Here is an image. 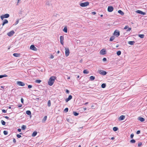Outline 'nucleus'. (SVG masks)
<instances>
[{"mask_svg": "<svg viewBox=\"0 0 147 147\" xmlns=\"http://www.w3.org/2000/svg\"><path fill=\"white\" fill-rule=\"evenodd\" d=\"M83 109L84 111H86V107L84 108Z\"/></svg>", "mask_w": 147, "mask_h": 147, "instance_id": "obj_58", "label": "nucleus"}, {"mask_svg": "<svg viewBox=\"0 0 147 147\" xmlns=\"http://www.w3.org/2000/svg\"><path fill=\"white\" fill-rule=\"evenodd\" d=\"M67 28L66 27H65L63 30L64 32H66V33H67Z\"/></svg>", "mask_w": 147, "mask_h": 147, "instance_id": "obj_31", "label": "nucleus"}, {"mask_svg": "<svg viewBox=\"0 0 147 147\" xmlns=\"http://www.w3.org/2000/svg\"><path fill=\"white\" fill-rule=\"evenodd\" d=\"M37 132L36 131H34L32 135V137H35L36 136L37 134Z\"/></svg>", "mask_w": 147, "mask_h": 147, "instance_id": "obj_19", "label": "nucleus"}, {"mask_svg": "<svg viewBox=\"0 0 147 147\" xmlns=\"http://www.w3.org/2000/svg\"><path fill=\"white\" fill-rule=\"evenodd\" d=\"M134 136V135L133 134H131L130 136V137L131 138H132Z\"/></svg>", "mask_w": 147, "mask_h": 147, "instance_id": "obj_43", "label": "nucleus"}, {"mask_svg": "<svg viewBox=\"0 0 147 147\" xmlns=\"http://www.w3.org/2000/svg\"><path fill=\"white\" fill-rule=\"evenodd\" d=\"M140 130H138L137 131L136 133L137 134H139L140 133Z\"/></svg>", "mask_w": 147, "mask_h": 147, "instance_id": "obj_49", "label": "nucleus"}, {"mask_svg": "<svg viewBox=\"0 0 147 147\" xmlns=\"http://www.w3.org/2000/svg\"><path fill=\"white\" fill-rule=\"evenodd\" d=\"M9 14L7 13L5 15L1 16L0 17L1 19L3 20L4 18H7L9 17Z\"/></svg>", "mask_w": 147, "mask_h": 147, "instance_id": "obj_3", "label": "nucleus"}, {"mask_svg": "<svg viewBox=\"0 0 147 147\" xmlns=\"http://www.w3.org/2000/svg\"><path fill=\"white\" fill-rule=\"evenodd\" d=\"M92 14L93 15H95L96 14V13L95 12H92Z\"/></svg>", "mask_w": 147, "mask_h": 147, "instance_id": "obj_51", "label": "nucleus"}, {"mask_svg": "<svg viewBox=\"0 0 147 147\" xmlns=\"http://www.w3.org/2000/svg\"><path fill=\"white\" fill-rule=\"evenodd\" d=\"M113 34L116 37H118L120 35L119 32L118 30H115Z\"/></svg>", "mask_w": 147, "mask_h": 147, "instance_id": "obj_5", "label": "nucleus"}, {"mask_svg": "<svg viewBox=\"0 0 147 147\" xmlns=\"http://www.w3.org/2000/svg\"><path fill=\"white\" fill-rule=\"evenodd\" d=\"M51 101L50 100H49L48 102V105L49 107H50L51 106Z\"/></svg>", "mask_w": 147, "mask_h": 147, "instance_id": "obj_36", "label": "nucleus"}, {"mask_svg": "<svg viewBox=\"0 0 147 147\" xmlns=\"http://www.w3.org/2000/svg\"><path fill=\"white\" fill-rule=\"evenodd\" d=\"M26 114L28 115H31V112L30 111L28 110L26 111Z\"/></svg>", "mask_w": 147, "mask_h": 147, "instance_id": "obj_24", "label": "nucleus"}, {"mask_svg": "<svg viewBox=\"0 0 147 147\" xmlns=\"http://www.w3.org/2000/svg\"><path fill=\"white\" fill-rule=\"evenodd\" d=\"M66 92L67 93H69V90H66Z\"/></svg>", "mask_w": 147, "mask_h": 147, "instance_id": "obj_54", "label": "nucleus"}, {"mask_svg": "<svg viewBox=\"0 0 147 147\" xmlns=\"http://www.w3.org/2000/svg\"><path fill=\"white\" fill-rule=\"evenodd\" d=\"M90 79L91 81L95 79V77L93 76H91L90 78Z\"/></svg>", "mask_w": 147, "mask_h": 147, "instance_id": "obj_25", "label": "nucleus"}, {"mask_svg": "<svg viewBox=\"0 0 147 147\" xmlns=\"http://www.w3.org/2000/svg\"><path fill=\"white\" fill-rule=\"evenodd\" d=\"M21 102L23 104L24 103V100L23 98H22L21 99Z\"/></svg>", "mask_w": 147, "mask_h": 147, "instance_id": "obj_46", "label": "nucleus"}, {"mask_svg": "<svg viewBox=\"0 0 147 147\" xmlns=\"http://www.w3.org/2000/svg\"><path fill=\"white\" fill-rule=\"evenodd\" d=\"M41 82V80H35V82L36 83H40Z\"/></svg>", "mask_w": 147, "mask_h": 147, "instance_id": "obj_37", "label": "nucleus"}, {"mask_svg": "<svg viewBox=\"0 0 147 147\" xmlns=\"http://www.w3.org/2000/svg\"><path fill=\"white\" fill-rule=\"evenodd\" d=\"M89 3L88 2L82 3L80 4V5L82 7H86L89 5Z\"/></svg>", "mask_w": 147, "mask_h": 147, "instance_id": "obj_2", "label": "nucleus"}, {"mask_svg": "<svg viewBox=\"0 0 147 147\" xmlns=\"http://www.w3.org/2000/svg\"><path fill=\"white\" fill-rule=\"evenodd\" d=\"M30 49L34 51H37V49L35 47L34 45H32L30 46Z\"/></svg>", "mask_w": 147, "mask_h": 147, "instance_id": "obj_7", "label": "nucleus"}, {"mask_svg": "<svg viewBox=\"0 0 147 147\" xmlns=\"http://www.w3.org/2000/svg\"><path fill=\"white\" fill-rule=\"evenodd\" d=\"M89 73V72L86 69L84 70L83 71V73L85 74H88Z\"/></svg>", "mask_w": 147, "mask_h": 147, "instance_id": "obj_28", "label": "nucleus"}, {"mask_svg": "<svg viewBox=\"0 0 147 147\" xmlns=\"http://www.w3.org/2000/svg\"><path fill=\"white\" fill-rule=\"evenodd\" d=\"M142 144V143L141 142H140L138 143V146H141Z\"/></svg>", "mask_w": 147, "mask_h": 147, "instance_id": "obj_44", "label": "nucleus"}, {"mask_svg": "<svg viewBox=\"0 0 147 147\" xmlns=\"http://www.w3.org/2000/svg\"><path fill=\"white\" fill-rule=\"evenodd\" d=\"M19 20H17L16 21V22H15V23L14 24H15V25H17V24L18 23V22H19Z\"/></svg>", "mask_w": 147, "mask_h": 147, "instance_id": "obj_45", "label": "nucleus"}, {"mask_svg": "<svg viewBox=\"0 0 147 147\" xmlns=\"http://www.w3.org/2000/svg\"><path fill=\"white\" fill-rule=\"evenodd\" d=\"M22 106V105H18V107H21Z\"/></svg>", "mask_w": 147, "mask_h": 147, "instance_id": "obj_57", "label": "nucleus"}, {"mask_svg": "<svg viewBox=\"0 0 147 147\" xmlns=\"http://www.w3.org/2000/svg\"><path fill=\"white\" fill-rule=\"evenodd\" d=\"M115 38V37L114 36H112L110 39V41H113Z\"/></svg>", "mask_w": 147, "mask_h": 147, "instance_id": "obj_22", "label": "nucleus"}, {"mask_svg": "<svg viewBox=\"0 0 147 147\" xmlns=\"http://www.w3.org/2000/svg\"><path fill=\"white\" fill-rule=\"evenodd\" d=\"M118 129V128L116 127H114L113 128V130L114 131H117Z\"/></svg>", "mask_w": 147, "mask_h": 147, "instance_id": "obj_30", "label": "nucleus"}, {"mask_svg": "<svg viewBox=\"0 0 147 147\" xmlns=\"http://www.w3.org/2000/svg\"><path fill=\"white\" fill-rule=\"evenodd\" d=\"M100 53L101 55H104L106 54V51L105 49H102L100 50Z\"/></svg>", "mask_w": 147, "mask_h": 147, "instance_id": "obj_9", "label": "nucleus"}, {"mask_svg": "<svg viewBox=\"0 0 147 147\" xmlns=\"http://www.w3.org/2000/svg\"><path fill=\"white\" fill-rule=\"evenodd\" d=\"M139 119L140 121L141 122L144 121L145 120L144 118L142 117H139Z\"/></svg>", "mask_w": 147, "mask_h": 147, "instance_id": "obj_23", "label": "nucleus"}, {"mask_svg": "<svg viewBox=\"0 0 147 147\" xmlns=\"http://www.w3.org/2000/svg\"><path fill=\"white\" fill-rule=\"evenodd\" d=\"M68 109L67 108H66L64 109V111L66 112H67L68 111Z\"/></svg>", "mask_w": 147, "mask_h": 147, "instance_id": "obj_40", "label": "nucleus"}, {"mask_svg": "<svg viewBox=\"0 0 147 147\" xmlns=\"http://www.w3.org/2000/svg\"><path fill=\"white\" fill-rule=\"evenodd\" d=\"M135 140L134 139H132L130 140V142L134 143L135 142Z\"/></svg>", "mask_w": 147, "mask_h": 147, "instance_id": "obj_39", "label": "nucleus"}, {"mask_svg": "<svg viewBox=\"0 0 147 147\" xmlns=\"http://www.w3.org/2000/svg\"><path fill=\"white\" fill-rule=\"evenodd\" d=\"M3 134L5 135H7L8 134V132L6 131H3Z\"/></svg>", "mask_w": 147, "mask_h": 147, "instance_id": "obj_38", "label": "nucleus"}, {"mask_svg": "<svg viewBox=\"0 0 147 147\" xmlns=\"http://www.w3.org/2000/svg\"><path fill=\"white\" fill-rule=\"evenodd\" d=\"M17 136L18 138H20L21 137V136L19 134H18L17 135Z\"/></svg>", "mask_w": 147, "mask_h": 147, "instance_id": "obj_41", "label": "nucleus"}, {"mask_svg": "<svg viewBox=\"0 0 147 147\" xmlns=\"http://www.w3.org/2000/svg\"><path fill=\"white\" fill-rule=\"evenodd\" d=\"M103 61H107V59H106V58H104L103 59Z\"/></svg>", "mask_w": 147, "mask_h": 147, "instance_id": "obj_48", "label": "nucleus"}, {"mask_svg": "<svg viewBox=\"0 0 147 147\" xmlns=\"http://www.w3.org/2000/svg\"><path fill=\"white\" fill-rule=\"evenodd\" d=\"M8 23V20L6 19H5L4 20V21L2 25L3 26H4V25L6 24H7Z\"/></svg>", "mask_w": 147, "mask_h": 147, "instance_id": "obj_17", "label": "nucleus"}, {"mask_svg": "<svg viewBox=\"0 0 147 147\" xmlns=\"http://www.w3.org/2000/svg\"><path fill=\"white\" fill-rule=\"evenodd\" d=\"M65 55L67 57L68 56L70 52L68 48H65Z\"/></svg>", "mask_w": 147, "mask_h": 147, "instance_id": "obj_4", "label": "nucleus"}, {"mask_svg": "<svg viewBox=\"0 0 147 147\" xmlns=\"http://www.w3.org/2000/svg\"><path fill=\"white\" fill-rule=\"evenodd\" d=\"M3 77V75H0V78H2Z\"/></svg>", "mask_w": 147, "mask_h": 147, "instance_id": "obj_60", "label": "nucleus"}, {"mask_svg": "<svg viewBox=\"0 0 147 147\" xmlns=\"http://www.w3.org/2000/svg\"><path fill=\"white\" fill-rule=\"evenodd\" d=\"M18 131H19V132H20L21 131V129H18Z\"/></svg>", "mask_w": 147, "mask_h": 147, "instance_id": "obj_56", "label": "nucleus"}, {"mask_svg": "<svg viewBox=\"0 0 147 147\" xmlns=\"http://www.w3.org/2000/svg\"><path fill=\"white\" fill-rule=\"evenodd\" d=\"M28 87L29 88H32V86L31 85H28Z\"/></svg>", "mask_w": 147, "mask_h": 147, "instance_id": "obj_47", "label": "nucleus"}, {"mask_svg": "<svg viewBox=\"0 0 147 147\" xmlns=\"http://www.w3.org/2000/svg\"><path fill=\"white\" fill-rule=\"evenodd\" d=\"M118 12L119 13H120V14H121V15H123L124 14L123 12L121 10H119L118 11Z\"/></svg>", "mask_w": 147, "mask_h": 147, "instance_id": "obj_26", "label": "nucleus"}, {"mask_svg": "<svg viewBox=\"0 0 147 147\" xmlns=\"http://www.w3.org/2000/svg\"><path fill=\"white\" fill-rule=\"evenodd\" d=\"M54 56L53 55H51V59H53L54 58Z\"/></svg>", "mask_w": 147, "mask_h": 147, "instance_id": "obj_55", "label": "nucleus"}, {"mask_svg": "<svg viewBox=\"0 0 147 147\" xmlns=\"http://www.w3.org/2000/svg\"><path fill=\"white\" fill-rule=\"evenodd\" d=\"M73 114L75 116H77L78 115L79 113H77V112H73Z\"/></svg>", "mask_w": 147, "mask_h": 147, "instance_id": "obj_35", "label": "nucleus"}, {"mask_svg": "<svg viewBox=\"0 0 147 147\" xmlns=\"http://www.w3.org/2000/svg\"><path fill=\"white\" fill-rule=\"evenodd\" d=\"M1 122L2 125H5V122L3 120H1Z\"/></svg>", "mask_w": 147, "mask_h": 147, "instance_id": "obj_34", "label": "nucleus"}, {"mask_svg": "<svg viewBox=\"0 0 147 147\" xmlns=\"http://www.w3.org/2000/svg\"><path fill=\"white\" fill-rule=\"evenodd\" d=\"M2 111L4 113H6L7 112V111L4 109H3L2 110Z\"/></svg>", "mask_w": 147, "mask_h": 147, "instance_id": "obj_42", "label": "nucleus"}, {"mask_svg": "<svg viewBox=\"0 0 147 147\" xmlns=\"http://www.w3.org/2000/svg\"><path fill=\"white\" fill-rule=\"evenodd\" d=\"M138 36L141 38H143L144 36V35L143 34H140L138 35Z\"/></svg>", "mask_w": 147, "mask_h": 147, "instance_id": "obj_27", "label": "nucleus"}, {"mask_svg": "<svg viewBox=\"0 0 147 147\" xmlns=\"http://www.w3.org/2000/svg\"><path fill=\"white\" fill-rule=\"evenodd\" d=\"M56 78L55 76H52L50 78L48 82V84L50 86H52L54 83Z\"/></svg>", "mask_w": 147, "mask_h": 147, "instance_id": "obj_1", "label": "nucleus"}, {"mask_svg": "<svg viewBox=\"0 0 147 147\" xmlns=\"http://www.w3.org/2000/svg\"><path fill=\"white\" fill-rule=\"evenodd\" d=\"M13 55L15 57H18L20 56V54L17 53H14L13 54Z\"/></svg>", "mask_w": 147, "mask_h": 147, "instance_id": "obj_18", "label": "nucleus"}, {"mask_svg": "<svg viewBox=\"0 0 147 147\" xmlns=\"http://www.w3.org/2000/svg\"><path fill=\"white\" fill-rule=\"evenodd\" d=\"M106 84H102V85H101V87L102 88H104L105 87H106Z\"/></svg>", "mask_w": 147, "mask_h": 147, "instance_id": "obj_33", "label": "nucleus"}, {"mask_svg": "<svg viewBox=\"0 0 147 147\" xmlns=\"http://www.w3.org/2000/svg\"><path fill=\"white\" fill-rule=\"evenodd\" d=\"M70 77L69 76V77H68L67 79H70Z\"/></svg>", "mask_w": 147, "mask_h": 147, "instance_id": "obj_62", "label": "nucleus"}, {"mask_svg": "<svg viewBox=\"0 0 147 147\" xmlns=\"http://www.w3.org/2000/svg\"><path fill=\"white\" fill-rule=\"evenodd\" d=\"M22 130H25L26 129V126L25 125H22Z\"/></svg>", "mask_w": 147, "mask_h": 147, "instance_id": "obj_29", "label": "nucleus"}, {"mask_svg": "<svg viewBox=\"0 0 147 147\" xmlns=\"http://www.w3.org/2000/svg\"><path fill=\"white\" fill-rule=\"evenodd\" d=\"M20 1V0H18L17 5H18V3H19V2Z\"/></svg>", "mask_w": 147, "mask_h": 147, "instance_id": "obj_59", "label": "nucleus"}, {"mask_svg": "<svg viewBox=\"0 0 147 147\" xmlns=\"http://www.w3.org/2000/svg\"><path fill=\"white\" fill-rule=\"evenodd\" d=\"M59 51H57V53L58 54H59Z\"/></svg>", "mask_w": 147, "mask_h": 147, "instance_id": "obj_64", "label": "nucleus"}, {"mask_svg": "<svg viewBox=\"0 0 147 147\" xmlns=\"http://www.w3.org/2000/svg\"><path fill=\"white\" fill-rule=\"evenodd\" d=\"M4 117L6 119H9V117H7V116H5V117Z\"/></svg>", "mask_w": 147, "mask_h": 147, "instance_id": "obj_50", "label": "nucleus"}, {"mask_svg": "<svg viewBox=\"0 0 147 147\" xmlns=\"http://www.w3.org/2000/svg\"><path fill=\"white\" fill-rule=\"evenodd\" d=\"M13 141L14 143H16V140L14 138L13 139Z\"/></svg>", "mask_w": 147, "mask_h": 147, "instance_id": "obj_52", "label": "nucleus"}, {"mask_svg": "<svg viewBox=\"0 0 147 147\" xmlns=\"http://www.w3.org/2000/svg\"><path fill=\"white\" fill-rule=\"evenodd\" d=\"M113 10V7L111 6H109L108 7V11L109 12H111Z\"/></svg>", "mask_w": 147, "mask_h": 147, "instance_id": "obj_6", "label": "nucleus"}, {"mask_svg": "<svg viewBox=\"0 0 147 147\" xmlns=\"http://www.w3.org/2000/svg\"><path fill=\"white\" fill-rule=\"evenodd\" d=\"M60 43L62 45H63L64 37L63 36H60Z\"/></svg>", "mask_w": 147, "mask_h": 147, "instance_id": "obj_10", "label": "nucleus"}, {"mask_svg": "<svg viewBox=\"0 0 147 147\" xmlns=\"http://www.w3.org/2000/svg\"><path fill=\"white\" fill-rule=\"evenodd\" d=\"M3 77H6L7 76V75H6V74H4V75H3Z\"/></svg>", "mask_w": 147, "mask_h": 147, "instance_id": "obj_53", "label": "nucleus"}, {"mask_svg": "<svg viewBox=\"0 0 147 147\" xmlns=\"http://www.w3.org/2000/svg\"><path fill=\"white\" fill-rule=\"evenodd\" d=\"M124 29L125 30L127 29L126 31L127 32H128L130 31L131 30V28L130 27H129L127 26H126L124 27Z\"/></svg>", "mask_w": 147, "mask_h": 147, "instance_id": "obj_11", "label": "nucleus"}, {"mask_svg": "<svg viewBox=\"0 0 147 147\" xmlns=\"http://www.w3.org/2000/svg\"><path fill=\"white\" fill-rule=\"evenodd\" d=\"M136 12L137 13H140L142 15H144L145 14V13L144 12L140 10H137L136 11Z\"/></svg>", "mask_w": 147, "mask_h": 147, "instance_id": "obj_14", "label": "nucleus"}, {"mask_svg": "<svg viewBox=\"0 0 147 147\" xmlns=\"http://www.w3.org/2000/svg\"><path fill=\"white\" fill-rule=\"evenodd\" d=\"M114 139H115V138L114 137H113L111 138V139L113 140Z\"/></svg>", "mask_w": 147, "mask_h": 147, "instance_id": "obj_61", "label": "nucleus"}, {"mask_svg": "<svg viewBox=\"0 0 147 147\" xmlns=\"http://www.w3.org/2000/svg\"><path fill=\"white\" fill-rule=\"evenodd\" d=\"M121 51H117V54L119 56L121 54Z\"/></svg>", "mask_w": 147, "mask_h": 147, "instance_id": "obj_32", "label": "nucleus"}, {"mask_svg": "<svg viewBox=\"0 0 147 147\" xmlns=\"http://www.w3.org/2000/svg\"><path fill=\"white\" fill-rule=\"evenodd\" d=\"M99 73L103 75H105L106 74L107 72L106 71L102 70H100L99 71Z\"/></svg>", "mask_w": 147, "mask_h": 147, "instance_id": "obj_13", "label": "nucleus"}, {"mask_svg": "<svg viewBox=\"0 0 147 147\" xmlns=\"http://www.w3.org/2000/svg\"><path fill=\"white\" fill-rule=\"evenodd\" d=\"M72 97L71 95H69L68 97L65 99V101L66 102H67L69 100L71 99L72 98Z\"/></svg>", "mask_w": 147, "mask_h": 147, "instance_id": "obj_16", "label": "nucleus"}, {"mask_svg": "<svg viewBox=\"0 0 147 147\" xmlns=\"http://www.w3.org/2000/svg\"><path fill=\"white\" fill-rule=\"evenodd\" d=\"M47 116H45L42 120V122L43 123L45 122L46 120L47 119Z\"/></svg>", "mask_w": 147, "mask_h": 147, "instance_id": "obj_20", "label": "nucleus"}, {"mask_svg": "<svg viewBox=\"0 0 147 147\" xmlns=\"http://www.w3.org/2000/svg\"><path fill=\"white\" fill-rule=\"evenodd\" d=\"M88 102H86V103H85L84 104V105H86V104H88Z\"/></svg>", "mask_w": 147, "mask_h": 147, "instance_id": "obj_63", "label": "nucleus"}, {"mask_svg": "<svg viewBox=\"0 0 147 147\" xmlns=\"http://www.w3.org/2000/svg\"><path fill=\"white\" fill-rule=\"evenodd\" d=\"M17 84L20 86H24L25 85V84L23 82L20 81H18L17 82Z\"/></svg>", "mask_w": 147, "mask_h": 147, "instance_id": "obj_12", "label": "nucleus"}, {"mask_svg": "<svg viewBox=\"0 0 147 147\" xmlns=\"http://www.w3.org/2000/svg\"><path fill=\"white\" fill-rule=\"evenodd\" d=\"M125 117L124 115H122L119 118V121H122L125 118Z\"/></svg>", "mask_w": 147, "mask_h": 147, "instance_id": "obj_15", "label": "nucleus"}, {"mask_svg": "<svg viewBox=\"0 0 147 147\" xmlns=\"http://www.w3.org/2000/svg\"><path fill=\"white\" fill-rule=\"evenodd\" d=\"M15 32L14 31L12 30L7 33V35L9 36H11L13 35L14 34Z\"/></svg>", "mask_w": 147, "mask_h": 147, "instance_id": "obj_8", "label": "nucleus"}, {"mask_svg": "<svg viewBox=\"0 0 147 147\" xmlns=\"http://www.w3.org/2000/svg\"><path fill=\"white\" fill-rule=\"evenodd\" d=\"M128 43L129 45H133L135 43V42L134 41H129L128 42Z\"/></svg>", "mask_w": 147, "mask_h": 147, "instance_id": "obj_21", "label": "nucleus"}]
</instances>
